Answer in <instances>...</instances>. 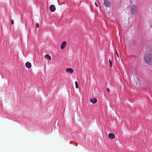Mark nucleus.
Here are the masks:
<instances>
[{
	"label": "nucleus",
	"mask_w": 152,
	"mask_h": 152,
	"mask_svg": "<svg viewBox=\"0 0 152 152\" xmlns=\"http://www.w3.org/2000/svg\"><path fill=\"white\" fill-rule=\"evenodd\" d=\"M145 61L147 63H151L152 61V53L149 52L146 53L144 57Z\"/></svg>",
	"instance_id": "f257e3e1"
},
{
	"label": "nucleus",
	"mask_w": 152,
	"mask_h": 152,
	"mask_svg": "<svg viewBox=\"0 0 152 152\" xmlns=\"http://www.w3.org/2000/svg\"><path fill=\"white\" fill-rule=\"evenodd\" d=\"M138 7L136 5H132L131 8V12L133 15L136 14L137 13Z\"/></svg>",
	"instance_id": "f03ea898"
},
{
	"label": "nucleus",
	"mask_w": 152,
	"mask_h": 152,
	"mask_svg": "<svg viewBox=\"0 0 152 152\" xmlns=\"http://www.w3.org/2000/svg\"><path fill=\"white\" fill-rule=\"evenodd\" d=\"M111 0H104V4L107 7H110V5Z\"/></svg>",
	"instance_id": "7ed1b4c3"
},
{
	"label": "nucleus",
	"mask_w": 152,
	"mask_h": 152,
	"mask_svg": "<svg viewBox=\"0 0 152 152\" xmlns=\"http://www.w3.org/2000/svg\"><path fill=\"white\" fill-rule=\"evenodd\" d=\"M50 9L52 12H54L56 9L55 6L54 5H51L50 7Z\"/></svg>",
	"instance_id": "20e7f679"
},
{
	"label": "nucleus",
	"mask_w": 152,
	"mask_h": 152,
	"mask_svg": "<svg viewBox=\"0 0 152 152\" xmlns=\"http://www.w3.org/2000/svg\"><path fill=\"white\" fill-rule=\"evenodd\" d=\"M66 72L70 74H72L74 72L73 69L71 68H67L66 69Z\"/></svg>",
	"instance_id": "39448f33"
},
{
	"label": "nucleus",
	"mask_w": 152,
	"mask_h": 152,
	"mask_svg": "<svg viewBox=\"0 0 152 152\" xmlns=\"http://www.w3.org/2000/svg\"><path fill=\"white\" fill-rule=\"evenodd\" d=\"M66 41H64V42H63L61 45V49H63L64 48L65 46H66Z\"/></svg>",
	"instance_id": "423d86ee"
},
{
	"label": "nucleus",
	"mask_w": 152,
	"mask_h": 152,
	"mask_svg": "<svg viewBox=\"0 0 152 152\" xmlns=\"http://www.w3.org/2000/svg\"><path fill=\"white\" fill-rule=\"evenodd\" d=\"M25 66L27 68L29 69L31 67V65L30 62H28L26 63Z\"/></svg>",
	"instance_id": "0eeeda50"
},
{
	"label": "nucleus",
	"mask_w": 152,
	"mask_h": 152,
	"mask_svg": "<svg viewBox=\"0 0 152 152\" xmlns=\"http://www.w3.org/2000/svg\"><path fill=\"white\" fill-rule=\"evenodd\" d=\"M108 137L110 139H113L114 138L115 136L113 133H110L108 134Z\"/></svg>",
	"instance_id": "6e6552de"
},
{
	"label": "nucleus",
	"mask_w": 152,
	"mask_h": 152,
	"mask_svg": "<svg viewBox=\"0 0 152 152\" xmlns=\"http://www.w3.org/2000/svg\"><path fill=\"white\" fill-rule=\"evenodd\" d=\"M90 101L92 103L94 104L96 102L97 100L96 98H93L91 99Z\"/></svg>",
	"instance_id": "1a4fd4ad"
},
{
	"label": "nucleus",
	"mask_w": 152,
	"mask_h": 152,
	"mask_svg": "<svg viewBox=\"0 0 152 152\" xmlns=\"http://www.w3.org/2000/svg\"><path fill=\"white\" fill-rule=\"evenodd\" d=\"M45 58L49 60L50 61H51V57L48 54H46L45 55Z\"/></svg>",
	"instance_id": "9d476101"
},
{
	"label": "nucleus",
	"mask_w": 152,
	"mask_h": 152,
	"mask_svg": "<svg viewBox=\"0 0 152 152\" xmlns=\"http://www.w3.org/2000/svg\"><path fill=\"white\" fill-rule=\"evenodd\" d=\"M75 84L76 88L77 89L79 87L78 85L77 82V81H75Z\"/></svg>",
	"instance_id": "9b49d317"
},
{
	"label": "nucleus",
	"mask_w": 152,
	"mask_h": 152,
	"mask_svg": "<svg viewBox=\"0 0 152 152\" xmlns=\"http://www.w3.org/2000/svg\"><path fill=\"white\" fill-rule=\"evenodd\" d=\"M109 62L110 64V67H112V62L111 60H109Z\"/></svg>",
	"instance_id": "f8f14e48"
},
{
	"label": "nucleus",
	"mask_w": 152,
	"mask_h": 152,
	"mask_svg": "<svg viewBox=\"0 0 152 152\" xmlns=\"http://www.w3.org/2000/svg\"><path fill=\"white\" fill-rule=\"evenodd\" d=\"M36 26L37 28H39V24L38 23H37L36 24Z\"/></svg>",
	"instance_id": "ddd939ff"
},
{
	"label": "nucleus",
	"mask_w": 152,
	"mask_h": 152,
	"mask_svg": "<svg viewBox=\"0 0 152 152\" xmlns=\"http://www.w3.org/2000/svg\"><path fill=\"white\" fill-rule=\"evenodd\" d=\"M11 24L12 25H13L14 23V22L13 20L11 19Z\"/></svg>",
	"instance_id": "4468645a"
},
{
	"label": "nucleus",
	"mask_w": 152,
	"mask_h": 152,
	"mask_svg": "<svg viewBox=\"0 0 152 152\" xmlns=\"http://www.w3.org/2000/svg\"><path fill=\"white\" fill-rule=\"evenodd\" d=\"M116 54H117V56L118 57V58H119V55H118V52H117V51H116Z\"/></svg>",
	"instance_id": "2eb2a0df"
},
{
	"label": "nucleus",
	"mask_w": 152,
	"mask_h": 152,
	"mask_svg": "<svg viewBox=\"0 0 152 152\" xmlns=\"http://www.w3.org/2000/svg\"><path fill=\"white\" fill-rule=\"evenodd\" d=\"M95 5L96 6V7H98V5L97 4V3L96 2H95Z\"/></svg>",
	"instance_id": "dca6fc26"
},
{
	"label": "nucleus",
	"mask_w": 152,
	"mask_h": 152,
	"mask_svg": "<svg viewBox=\"0 0 152 152\" xmlns=\"http://www.w3.org/2000/svg\"><path fill=\"white\" fill-rule=\"evenodd\" d=\"M107 91L108 92H110V89H109V88H107Z\"/></svg>",
	"instance_id": "f3484780"
},
{
	"label": "nucleus",
	"mask_w": 152,
	"mask_h": 152,
	"mask_svg": "<svg viewBox=\"0 0 152 152\" xmlns=\"http://www.w3.org/2000/svg\"><path fill=\"white\" fill-rule=\"evenodd\" d=\"M150 26L151 28H152V23H151V24Z\"/></svg>",
	"instance_id": "a211bd4d"
}]
</instances>
